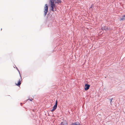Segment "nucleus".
I'll list each match as a JSON object with an SVG mask.
<instances>
[{"label": "nucleus", "mask_w": 125, "mask_h": 125, "mask_svg": "<svg viewBox=\"0 0 125 125\" xmlns=\"http://www.w3.org/2000/svg\"><path fill=\"white\" fill-rule=\"evenodd\" d=\"M57 0V2L55 0H50L51 5V7L52 8L51 9L53 11V6L55 5L54 3H61V1L60 0Z\"/></svg>", "instance_id": "obj_1"}, {"label": "nucleus", "mask_w": 125, "mask_h": 125, "mask_svg": "<svg viewBox=\"0 0 125 125\" xmlns=\"http://www.w3.org/2000/svg\"><path fill=\"white\" fill-rule=\"evenodd\" d=\"M45 6L44 8V15L45 16L46 15L47 13L48 12V5L47 4H46L45 5Z\"/></svg>", "instance_id": "obj_2"}, {"label": "nucleus", "mask_w": 125, "mask_h": 125, "mask_svg": "<svg viewBox=\"0 0 125 125\" xmlns=\"http://www.w3.org/2000/svg\"><path fill=\"white\" fill-rule=\"evenodd\" d=\"M90 85L88 84H86L85 85V87L84 88V89L85 90H88L89 88Z\"/></svg>", "instance_id": "obj_3"}, {"label": "nucleus", "mask_w": 125, "mask_h": 125, "mask_svg": "<svg viewBox=\"0 0 125 125\" xmlns=\"http://www.w3.org/2000/svg\"><path fill=\"white\" fill-rule=\"evenodd\" d=\"M102 30H109V29L107 27L104 26L102 27Z\"/></svg>", "instance_id": "obj_4"}, {"label": "nucleus", "mask_w": 125, "mask_h": 125, "mask_svg": "<svg viewBox=\"0 0 125 125\" xmlns=\"http://www.w3.org/2000/svg\"><path fill=\"white\" fill-rule=\"evenodd\" d=\"M71 125H80V124L78 122H77L74 123H72Z\"/></svg>", "instance_id": "obj_5"}, {"label": "nucleus", "mask_w": 125, "mask_h": 125, "mask_svg": "<svg viewBox=\"0 0 125 125\" xmlns=\"http://www.w3.org/2000/svg\"><path fill=\"white\" fill-rule=\"evenodd\" d=\"M125 20V15L122 16V17L120 19V21L123 20Z\"/></svg>", "instance_id": "obj_6"}, {"label": "nucleus", "mask_w": 125, "mask_h": 125, "mask_svg": "<svg viewBox=\"0 0 125 125\" xmlns=\"http://www.w3.org/2000/svg\"><path fill=\"white\" fill-rule=\"evenodd\" d=\"M21 84V81H20V79H19V81L18 82V83L17 84H16L18 86H20V84Z\"/></svg>", "instance_id": "obj_7"}, {"label": "nucleus", "mask_w": 125, "mask_h": 125, "mask_svg": "<svg viewBox=\"0 0 125 125\" xmlns=\"http://www.w3.org/2000/svg\"><path fill=\"white\" fill-rule=\"evenodd\" d=\"M113 99V98H112L111 99H108V101L110 102L111 105V103Z\"/></svg>", "instance_id": "obj_8"}, {"label": "nucleus", "mask_w": 125, "mask_h": 125, "mask_svg": "<svg viewBox=\"0 0 125 125\" xmlns=\"http://www.w3.org/2000/svg\"><path fill=\"white\" fill-rule=\"evenodd\" d=\"M57 107V106H56L55 105H54L53 107V109H54V110H55L56 109V108Z\"/></svg>", "instance_id": "obj_9"}, {"label": "nucleus", "mask_w": 125, "mask_h": 125, "mask_svg": "<svg viewBox=\"0 0 125 125\" xmlns=\"http://www.w3.org/2000/svg\"><path fill=\"white\" fill-rule=\"evenodd\" d=\"M57 100H56V101L55 104V105H55L56 106H57Z\"/></svg>", "instance_id": "obj_10"}, {"label": "nucleus", "mask_w": 125, "mask_h": 125, "mask_svg": "<svg viewBox=\"0 0 125 125\" xmlns=\"http://www.w3.org/2000/svg\"><path fill=\"white\" fill-rule=\"evenodd\" d=\"M17 69V70L18 71V72H19V74H20V77H21V74H20V71H19V70H18V69Z\"/></svg>", "instance_id": "obj_11"}, {"label": "nucleus", "mask_w": 125, "mask_h": 125, "mask_svg": "<svg viewBox=\"0 0 125 125\" xmlns=\"http://www.w3.org/2000/svg\"><path fill=\"white\" fill-rule=\"evenodd\" d=\"M67 125V123L66 122H64L62 123V125Z\"/></svg>", "instance_id": "obj_12"}, {"label": "nucleus", "mask_w": 125, "mask_h": 125, "mask_svg": "<svg viewBox=\"0 0 125 125\" xmlns=\"http://www.w3.org/2000/svg\"><path fill=\"white\" fill-rule=\"evenodd\" d=\"M33 100V99H28L27 100H26V101H28V100H30V101H32V100Z\"/></svg>", "instance_id": "obj_13"}, {"label": "nucleus", "mask_w": 125, "mask_h": 125, "mask_svg": "<svg viewBox=\"0 0 125 125\" xmlns=\"http://www.w3.org/2000/svg\"><path fill=\"white\" fill-rule=\"evenodd\" d=\"M54 110H55L54 109H53V108H52V109L51 110V111L52 112H53Z\"/></svg>", "instance_id": "obj_14"}, {"label": "nucleus", "mask_w": 125, "mask_h": 125, "mask_svg": "<svg viewBox=\"0 0 125 125\" xmlns=\"http://www.w3.org/2000/svg\"><path fill=\"white\" fill-rule=\"evenodd\" d=\"M93 4H92V5H91V6L90 7V8H92V6H93Z\"/></svg>", "instance_id": "obj_15"}, {"label": "nucleus", "mask_w": 125, "mask_h": 125, "mask_svg": "<svg viewBox=\"0 0 125 125\" xmlns=\"http://www.w3.org/2000/svg\"><path fill=\"white\" fill-rule=\"evenodd\" d=\"M15 67L16 68H17H17L16 67V66L15 65L14 66V68H15Z\"/></svg>", "instance_id": "obj_16"}, {"label": "nucleus", "mask_w": 125, "mask_h": 125, "mask_svg": "<svg viewBox=\"0 0 125 125\" xmlns=\"http://www.w3.org/2000/svg\"><path fill=\"white\" fill-rule=\"evenodd\" d=\"M15 67L16 68H17H17L16 67V66L15 65L14 66V68H15Z\"/></svg>", "instance_id": "obj_17"}, {"label": "nucleus", "mask_w": 125, "mask_h": 125, "mask_svg": "<svg viewBox=\"0 0 125 125\" xmlns=\"http://www.w3.org/2000/svg\"><path fill=\"white\" fill-rule=\"evenodd\" d=\"M63 123V122H62L61 123V124L62 125V123Z\"/></svg>", "instance_id": "obj_18"}]
</instances>
